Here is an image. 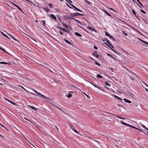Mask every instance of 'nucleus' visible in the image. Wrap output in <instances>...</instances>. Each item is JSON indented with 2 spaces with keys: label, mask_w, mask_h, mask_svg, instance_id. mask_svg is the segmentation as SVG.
Wrapping results in <instances>:
<instances>
[{
  "label": "nucleus",
  "mask_w": 148,
  "mask_h": 148,
  "mask_svg": "<svg viewBox=\"0 0 148 148\" xmlns=\"http://www.w3.org/2000/svg\"><path fill=\"white\" fill-rule=\"evenodd\" d=\"M33 90H34V92L37 94L39 95H40V97H41L43 98L44 99H48L49 100H50V98H48L47 97H46L45 96H44V95L41 94L40 93L38 92V91H36L34 89H33Z\"/></svg>",
  "instance_id": "nucleus-1"
},
{
  "label": "nucleus",
  "mask_w": 148,
  "mask_h": 148,
  "mask_svg": "<svg viewBox=\"0 0 148 148\" xmlns=\"http://www.w3.org/2000/svg\"><path fill=\"white\" fill-rule=\"evenodd\" d=\"M42 66L45 67L46 68L48 69L51 72L53 73V71L50 69L49 67L51 68V66L49 64L46 63H44L43 65H42Z\"/></svg>",
  "instance_id": "nucleus-2"
},
{
  "label": "nucleus",
  "mask_w": 148,
  "mask_h": 148,
  "mask_svg": "<svg viewBox=\"0 0 148 148\" xmlns=\"http://www.w3.org/2000/svg\"><path fill=\"white\" fill-rule=\"evenodd\" d=\"M92 55L95 56L97 58H99V56L97 54V52L96 51H95L93 53H92Z\"/></svg>",
  "instance_id": "nucleus-3"
},
{
  "label": "nucleus",
  "mask_w": 148,
  "mask_h": 148,
  "mask_svg": "<svg viewBox=\"0 0 148 148\" xmlns=\"http://www.w3.org/2000/svg\"><path fill=\"white\" fill-rule=\"evenodd\" d=\"M132 13L135 16L136 18L137 19H138L139 20H140V18L138 17V16L136 14V13L135 12L134 10L133 9H132Z\"/></svg>",
  "instance_id": "nucleus-4"
},
{
  "label": "nucleus",
  "mask_w": 148,
  "mask_h": 148,
  "mask_svg": "<svg viewBox=\"0 0 148 148\" xmlns=\"http://www.w3.org/2000/svg\"><path fill=\"white\" fill-rule=\"evenodd\" d=\"M79 13H72L71 14V16L72 17H73L76 16H79Z\"/></svg>",
  "instance_id": "nucleus-5"
},
{
  "label": "nucleus",
  "mask_w": 148,
  "mask_h": 148,
  "mask_svg": "<svg viewBox=\"0 0 148 148\" xmlns=\"http://www.w3.org/2000/svg\"><path fill=\"white\" fill-rule=\"evenodd\" d=\"M70 127H71V129L74 131L75 133H77V134H79L80 135H81V134H79L78 132V131L76 130L74 128V127H73V125H71L70 126Z\"/></svg>",
  "instance_id": "nucleus-6"
},
{
  "label": "nucleus",
  "mask_w": 148,
  "mask_h": 148,
  "mask_svg": "<svg viewBox=\"0 0 148 148\" xmlns=\"http://www.w3.org/2000/svg\"><path fill=\"white\" fill-rule=\"evenodd\" d=\"M121 123L123 125H126L127 126L129 127L130 126V125L124 122L123 121H121Z\"/></svg>",
  "instance_id": "nucleus-7"
},
{
  "label": "nucleus",
  "mask_w": 148,
  "mask_h": 148,
  "mask_svg": "<svg viewBox=\"0 0 148 148\" xmlns=\"http://www.w3.org/2000/svg\"><path fill=\"white\" fill-rule=\"evenodd\" d=\"M68 18H69V19H73L75 21H76L77 22H78L80 24H81V22L79 20H77V19H75L74 18H72V17H68Z\"/></svg>",
  "instance_id": "nucleus-8"
},
{
  "label": "nucleus",
  "mask_w": 148,
  "mask_h": 148,
  "mask_svg": "<svg viewBox=\"0 0 148 148\" xmlns=\"http://www.w3.org/2000/svg\"><path fill=\"white\" fill-rule=\"evenodd\" d=\"M5 100H6V101H8L9 102H10V103H11L12 104H13V105H16V104L15 103L11 101L8 100V99L5 98Z\"/></svg>",
  "instance_id": "nucleus-9"
},
{
  "label": "nucleus",
  "mask_w": 148,
  "mask_h": 148,
  "mask_svg": "<svg viewBox=\"0 0 148 148\" xmlns=\"http://www.w3.org/2000/svg\"><path fill=\"white\" fill-rule=\"evenodd\" d=\"M88 29L92 31H95V32L96 31V30H95L93 27H92L90 26H88Z\"/></svg>",
  "instance_id": "nucleus-10"
},
{
  "label": "nucleus",
  "mask_w": 148,
  "mask_h": 148,
  "mask_svg": "<svg viewBox=\"0 0 148 148\" xmlns=\"http://www.w3.org/2000/svg\"><path fill=\"white\" fill-rule=\"evenodd\" d=\"M50 16L54 20H56V17L53 14H50Z\"/></svg>",
  "instance_id": "nucleus-11"
},
{
  "label": "nucleus",
  "mask_w": 148,
  "mask_h": 148,
  "mask_svg": "<svg viewBox=\"0 0 148 148\" xmlns=\"http://www.w3.org/2000/svg\"><path fill=\"white\" fill-rule=\"evenodd\" d=\"M42 9L45 11L47 12H48L50 11V10L47 8H43Z\"/></svg>",
  "instance_id": "nucleus-12"
},
{
  "label": "nucleus",
  "mask_w": 148,
  "mask_h": 148,
  "mask_svg": "<svg viewBox=\"0 0 148 148\" xmlns=\"http://www.w3.org/2000/svg\"><path fill=\"white\" fill-rule=\"evenodd\" d=\"M103 11L107 15H108V16H109L110 17H111L112 18V16L110 14L108 13L106 11L103 10Z\"/></svg>",
  "instance_id": "nucleus-13"
},
{
  "label": "nucleus",
  "mask_w": 148,
  "mask_h": 148,
  "mask_svg": "<svg viewBox=\"0 0 148 148\" xmlns=\"http://www.w3.org/2000/svg\"><path fill=\"white\" fill-rule=\"evenodd\" d=\"M123 100L125 101L126 102L128 103H131V101L130 100H128L124 98L123 99Z\"/></svg>",
  "instance_id": "nucleus-14"
},
{
  "label": "nucleus",
  "mask_w": 148,
  "mask_h": 148,
  "mask_svg": "<svg viewBox=\"0 0 148 148\" xmlns=\"http://www.w3.org/2000/svg\"><path fill=\"white\" fill-rule=\"evenodd\" d=\"M129 127H131L132 128H133L134 129H137V130H140V131L142 132H143V131H142L141 130L137 128V127H134V126H132V125H130V126H129Z\"/></svg>",
  "instance_id": "nucleus-15"
},
{
  "label": "nucleus",
  "mask_w": 148,
  "mask_h": 148,
  "mask_svg": "<svg viewBox=\"0 0 148 148\" xmlns=\"http://www.w3.org/2000/svg\"><path fill=\"white\" fill-rule=\"evenodd\" d=\"M14 40H15V41H17L18 42V40L16 38H15L13 36L10 34H8Z\"/></svg>",
  "instance_id": "nucleus-16"
},
{
  "label": "nucleus",
  "mask_w": 148,
  "mask_h": 148,
  "mask_svg": "<svg viewBox=\"0 0 148 148\" xmlns=\"http://www.w3.org/2000/svg\"><path fill=\"white\" fill-rule=\"evenodd\" d=\"M112 95L114 97H115V98H117L118 99L120 100H122V99L120 98V97H118L117 96H116L112 94Z\"/></svg>",
  "instance_id": "nucleus-17"
},
{
  "label": "nucleus",
  "mask_w": 148,
  "mask_h": 148,
  "mask_svg": "<svg viewBox=\"0 0 148 148\" xmlns=\"http://www.w3.org/2000/svg\"><path fill=\"white\" fill-rule=\"evenodd\" d=\"M139 40L141 41L142 42L144 43L145 44H146L147 45H148V42H147L146 41H145L140 38H139Z\"/></svg>",
  "instance_id": "nucleus-18"
},
{
  "label": "nucleus",
  "mask_w": 148,
  "mask_h": 148,
  "mask_svg": "<svg viewBox=\"0 0 148 148\" xmlns=\"http://www.w3.org/2000/svg\"><path fill=\"white\" fill-rule=\"evenodd\" d=\"M0 49L2 51L5 52V53H8L6 51H5V49L3 48L2 47H0Z\"/></svg>",
  "instance_id": "nucleus-19"
},
{
  "label": "nucleus",
  "mask_w": 148,
  "mask_h": 148,
  "mask_svg": "<svg viewBox=\"0 0 148 148\" xmlns=\"http://www.w3.org/2000/svg\"><path fill=\"white\" fill-rule=\"evenodd\" d=\"M75 35L79 37L82 36V35L81 34H79V33H78L77 32H75Z\"/></svg>",
  "instance_id": "nucleus-20"
},
{
  "label": "nucleus",
  "mask_w": 148,
  "mask_h": 148,
  "mask_svg": "<svg viewBox=\"0 0 148 148\" xmlns=\"http://www.w3.org/2000/svg\"><path fill=\"white\" fill-rule=\"evenodd\" d=\"M29 107H30L32 109L36 111L38 110V108H36L34 106H29Z\"/></svg>",
  "instance_id": "nucleus-21"
},
{
  "label": "nucleus",
  "mask_w": 148,
  "mask_h": 148,
  "mask_svg": "<svg viewBox=\"0 0 148 148\" xmlns=\"http://www.w3.org/2000/svg\"><path fill=\"white\" fill-rule=\"evenodd\" d=\"M105 35L110 38L112 37V36L106 32H105Z\"/></svg>",
  "instance_id": "nucleus-22"
},
{
  "label": "nucleus",
  "mask_w": 148,
  "mask_h": 148,
  "mask_svg": "<svg viewBox=\"0 0 148 148\" xmlns=\"http://www.w3.org/2000/svg\"><path fill=\"white\" fill-rule=\"evenodd\" d=\"M66 43H68V44H69L70 45H71V43L69 42V41H68V40H66L65 39H64V40H63Z\"/></svg>",
  "instance_id": "nucleus-23"
},
{
  "label": "nucleus",
  "mask_w": 148,
  "mask_h": 148,
  "mask_svg": "<svg viewBox=\"0 0 148 148\" xmlns=\"http://www.w3.org/2000/svg\"><path fill=\"white\" fill-rule=\"evenodd\" d=\"M62 30L63 31L67 33H69V32H70L69 31V30L66 29H65L64 28H63V29H62Z\"/></svg>",
  "instance_id": "nucleus-24"
},
{
  "label": "nucleus",
  "mask_w": 148,
  "mask_h": 148,
  "mask_svg": "<svg viewBox=\"0 0 148 148\" xmlns=\"http://www.w3.org/2000/svg\"><path fill=\"white\" fill-rule=\"evenodd\" d=\"M85 1V2L87 3L88 5H91V3L89 2V1L87 0H84Z\"/></svg>",
  "instance_id": "nucleus-25"
},
{
  "label": "nucleus",
  "mask_w": 148,
  "mask_h": 148,
  "mask_svg": "<svg viewBox=\"0 0 148 148\" xmlns=\"http://www.w3.org/2000/svg\"><path fill=\"white\" fill-rule=\"evenodd\" d=\"M62 24L66 28H68V25L65 24L64 23H62Z\"/></svg>",
  "instance_id": "nucleus-26"
},
{
  "label": "nucleus",
  "mask_w": 148,
  "mask_h": 148,
  "mask_svg": "<svg viewBox=\"0 0 148 148\" xmlns=\"http://www.w3.org/2000/svg\"><path fill=\"white\" fill-rule=\"evenodd\" d=\"M1 33L2 34H3L4 36L5 37H6L9 39L10 38H9L8 36L7 35H6V34H5L4 33H3V32H1Z\"/></svg>",
  "instance_id": "nucleus-27"
},
{
  "label": "nucleus",
  "mask_w": 148,
  "mask_h": 148,
  "mask_svg": "<svg viewBox=\"0 0 148 148\" xmlns=\"http://www.w3.org/2000/svg\"><path fill=\"white\" fill-rule=\"evenodd\" d=\"M97 76L99 78H103V77L100 74H99L97 75Z\"/></svg>",
  "instance_id": "nucleus-28"
},
{
  "label": "nucleus",
  "mask_w": 148,
  "mask_h": 148,
  "mask_svg": "<svg viewBox=\"0 0 148 148\" xmlns=\"http://www.w3.org/2000/svg\"><path fill=\"white\" fill-rule=\"evenodd\" d=\"M0 64H8V63L7 62H0Z\"/></svg>",
  "instance_id": "nucleus-29"
},
{
  "label": "nucleus",
  "mask_w": 148,
  "mask_h": 148,
  "mask_svg": "<svg viewBox=\"0 0 148 148\" xmlns=\"http://www.w3.org/2000/svg\"><path fill=\"white\" fill-rule=\"evenodd\" d=\"M105 40L107 42V43L108 44H110V42L106 38H105Z\"/></svg>",
  "instance_id": "nucleus-30"
},
{
  "label": "nucleus",
  "mask_w": 148,
  "mask_h": 148,
  "mask_svg": "<svg viewBox=\"0 0 148 148\" xmlns=\"http://www.w3.org/2000/svg\"><path fill=\"white\" fill-rule=\"evenodd\" d=\"M72 96V95L70 94L69 93H68V97L69 98H70Z\"/></svg>",
  "instance_id": "nucleus-31"
},
{
  "label": "nucleus",
  "mask_w": 148,
  "mask_h": 148,
  "mask_svg": "<svg viewBox=\"0 0 148 148\" xmlns=\"http://www.w3.org/2000/svg\"><path fill=\"white\" fill-rule=\"evenodd\" d=\"M116 116L119 118V119H125V118H123V117H120V116Z\"/></svg>",
  "instance_id": "nucleus-32"
},
{
  "label": "nucleus",
  "mask_w": 148,
  "mask_h": 148,
  "mask_svg": "<svg viewBox=\"0 0 148 148\" xmlns=\"http://www.w3.org/2000/svg\"><path fill=\"white\" fill-rule=\"evenodd\" d=\"M28 1V2H27L29 4H30V5H32V4H33V3L31 1H29V0H28V1Z\"/></svg>",
  "instance_id": "nucleus-33"
},
{
  "label": "nucleus",
  "mask_w": 148,
  "mask_h": 148,
  "mask_svg": "<svg viewBox=\"0 0 148 148\" xmlns=\"http://www.w3.org/2000/svg\"><path fill=\"white\" fill-rule=\"evenodd\" d=\"M28 1V2H27L29 4H30V5H32V4H33V3L31 1H29V0H28V1Z\"/></svg>",
  "instance_id": "nucleus-34"
},
{
  "label": "nucleus",
  "mask_w": 148,
  "mask_h": 148,
  "mask_svg": "<svg viewBox=\"0 0 148 148\" xmlns=\"http://www.w3.org/2000/svg\"><path fill=\"white\" fill-rule=\"evenodd\" d=\"M28 1V2H27L29 4H30V5H32V4H33V3L31 1H29V0H28V1Z\"/></svg>",
  "instance_id": "nucleus-35"
},
{
  "label": "nucleus",
  "mask_w": 148,
  "mask_h": 148,
  "mask_svg": "<svg viewBox=\"0 0 148 148\" xmlns=\"http://www.w3.org/2000/svg\"><path fill=\"white\" fill-rule=\"evenodd\" d=\"M28 1V2H27L29 4H30V5H32V4H33V3L31 1H29V0H28V1Z\"/></svg>",
  "instance_id": "nucleus-36"
},
{
  "label": "nucleus",
  "mask_w": 148,
  "mask_h": 148,
  "mask_svg": "<svg viewBox=\"0 0 148 148\" xmlns=\"http://www.w3.org/2000/svg\"><path fill=\"white\" fill-rule=\"evenodd\" d=\"M137 1L142 6H143V5L142 3L139 0H137Z\"/></svg>",
  "instance_id": "nucleus-37"
},
{
  "label": "nucleus",
  "mask_w": 148,
  "mask_h": 148,
  "mask_svg": "<svg viewBox=\"0 0 148 148\" xmlns=\"http://www.w3.org/2000/svg\"><path fill=\"white\" fill-rule=\"evenodd\" d=\"M19 86H20V87L21 88H22L24 90H25L27 92V91L26 90L23 86H22L21 85H19Z\"/></svg>",
  "instance_id": "nucleus-38"
},
{
  "label": "nucleus",
  "mask_w": 148,
  "mask_h": 148,
  "mask_svg": "<svg viewBox=\"0 0 148 148\" xmlns=\"http://www.w3.org/2000/svg\"><path fill=\"white\" fill-rule=\"evenodd\" d=\"M42 23L43 24V25L44 26L46 27V26H45V21H44V20H42Z\"/></svg>",
  "instance_id": "nucleus-39"
},
{
  "label": "nucleus",
  "mask_w": 148,
  "mask_h": 148,
  "mask_svg": "<svg viewBox=\"0 0 148 148\" xmlns=\"http://www.w3.org/2000/svg\"><path fill=\"white\" fill-rule=\"evenodd\" d=\"M105 84L107 86H111L110 84H109L107 82H106Z\"/></svg>",
  "instance_id": "nucleus-40"
},
{
  "label": "nucleus",
  "mask_w": 148,
  "mask_h": 148,
  "mask_svg": "<svg viewBox=\"0 0 148 148\" xmlns=\"http://www.w3.org/2000/svg\"><path fill=\"white\" fill-rule=\"evenodd\" d=\"M18 8L21 11V12L23 13V10L19 6L18 7Z\"/></svg>",
  "instance_id": "nucleus-41"
},
{
  "label": "nucleus",
  "mask_w": 148,
  "mask_h": 148,
  "mask_svg": "<svg viewBox=\"0 0 148 148\" xmlns=\"http://www.w3.org/2000/svg\"><path fill=\"white\" fill-rule=\"evenodd\" d=\"M107 55L108 56H110L111 57H112V58H113L114 59V58L110 54H109V53H106Z\"/></svg>",
  "instance_id": "nucleus-42"
},
{
  "label": "nucleus",
  "mask_w": 148,
  "mask_h": 148,
  "mask_svg": "<svg viewBox=\"0 0 148 148\" xmlns=\"http://www.w3.org/2000/svg\"><path fill=\"white\" fill-rule=\"evenodd\" d=\"M122 32L123 34H124L125 36H127V35H128L124 31H122Z\"/></svg>",
  "instance_id": "nucleus-43"
},
{
  "label": "nucleus",
  "mask_w": 148,
  "mask_h": 148,
  "mask_svg": "<svg viewBox=\"0 0 148 148\" xmlns=\"http://www.w3.org/2000/svg\"><path fill=\"white\" fill-rule=\"evenodd\" d=\"M49 5L51 8H52L53 7L52 4L51 3H49Z\"/></svg>",
  "instance_id": "nucleus-44"
},
{
  "label": "nucleus",
  "mask_w": 148,
  "mask_h": 148,
  "mask_svg": "<svg viewBox=\"0 0 148 148\" xmlns=\"http://www.w3.org/2000/svg\"><path fill=\"white\" fill-rule=\"evenodd\" d=\"M1 125L2 127H3L5 129H6V130H8V129L5 127L4 126V125H2V124H1V125Z\"/></svg>",
  "instance_id": "nucleus-45"
},
{
  "label": "nucleus",
  "mask_w": 148,
  "mask_h": 148,
  "mask_svg": "<svg viewBox=\"0 0 148 148\" xmlns=\"http://www.w3.org/2000/svg\"><path fill=\"white\" fill-rule=\"evenodd\" d=\"M140 11L141 12H143L144 14H146V12L145 11L143 10H140Z\"/></svg>",
  "instance_id": "nucleus-46"
},
{
  "label": "nucleus",
  "mask_w": 148,
  "mask_h": 148,
  "mask_svg": "<svg viewBox=\"0 0 148 148\" xmlns=\"http://www.w3.org/2000/svg\"><path fill=\"white\" fill-rule=\"evenodd\" d=\"M95 64L97 65H98L99 66H100V64L98 62H97L96 61H95Z\"/></svg>",
  "instance_id": "nucleus-47"
},
{
  "label": "nucleus",
  "mask_w": 148,
  "mask_h": 148,
  "mask_svg": "<svg viewBox=\"0 0 148 148\" xmlns=\"http://www.w3.org/2000/svg\"><path fill=\"white\" fill-rule=\"evenodd\" d=\"M77 11H78L80 12H82L83 13H84V12L82 11L80 9H78L77 10Z\"/></svg>",
  "instance_id": "nucleus-48"
},
{
  "label": "nucleus",
  "mask_w": 148,
  "mask_h": 148,
  "mask_svg": "<svg viewBox=\"0 0 148 148\" xmlns=\"http://www.w3.org/2000/svg\"><path fill=\"white\" fill-rule=\"evenodd\" d=\"M109 69L112 72L113 71V69L112 68H109Z\"/></svg>",
  "instance_id": "nucleus-49"
},
{
  "label": "nucleus",
  "mask_w": 148,
  "mask_h": 148,
  "mask_svg": "<svg viewBox=\"0 0 148 148\" xmlns=\"http://www.w3.org/2000/svg\"><path fill=\"white\" fill-rule=\"evenodd\" d=\"M57 27L59 29H60L62 30V29H63V28H62L60 27H59L58 26H57Z\"/></svg>",
  "instance_id": "nucleus-50"
},
{
  "label": "nucleus",
  "mask_w": 148,
  "mask_h": 148,
  "mask_svg": "<svg viewBox=\"0 0 148 148\" xmlns=\"http://www.w3.org/2000/svg\"><path fill=\"white\" fill-rule=\"evenodd\" d=\"M110 38L112 39L113 41H115L116 40L115 39L113 38V37L112 36V37H110Z\"/></svg>",
  "instance_id": "nucleus-51"
},
{
  "label": "nucleus",
  "mask_w": 148,
  "mask_h": 148,
  "mask_svg": "<svg viewBox=\"0 0 148 148\" xmlns=\"http://www.w3.org/2000/svg\"><path fill=\"white\" fill-rule=\"evenodd\" d=\"M142 20H143V21H144L145 22V23L147 24H148V23H147L145 20H144L143 18H142Z\"/></svg>",
  "instance_id": "nucleus-52"
},
{
  "label": "nucleus",
  "mask_w": 148,
  "mask_h": 148,
  "mask_svg": "<svg viewBox=\"0 0 148 148\" xmlns=\"http://www.w3.org/2000/svg\"><path fill=\"white\" fill-rule=\"evenodd\" d=\"M73 8L77 10V9H78L75 6H74V7H73Z\"/></svg>",
  "instance_id": "nucleus-53"
},
{
  "label": "nucleus",
  "mask_w": 148,
  "mask_h": 148,
  "mask_svg": "<svg viewBox=\"0 0 148 148\" xmlns=\"http://www.w3.org/2000/svg\"><path fill=\"white\" fill-rule=\"evenodd\" d=\"M59 32L61 35H62L63 34V33L61 31H59Z\"/></svg>",
  "instance_id": "nucleus-54"
},
{
  "label": "nucleus",
  "mask_w": 148,
  "mask_h": 148,
  "mask_svg": "<svg viewBox=\"0 0 148 148\" xmlns=\"http://www.w3.org/2000/svg\"><path fill=\"white\" fill-rule=\"evenodd\" d=\"M79 16H84V15L83 14H80L79 13Z\"/></svg>",
  "instance_id": "nucleus-55"
},
{
  "label": "nucleus",
  "mask_w": 148,
  "mask_h": 148,
  "mask_svg": "<svg viewBox=\"0 0 148 148\" xmlns=\"http://www.w3.org/2000/svg\"><path fill=\"white\" fill-rule=\"evenodd\" d=\"M13 4L17 8H18V6L17 5H16V4H15L13 3Z\"/></svg>",
  "instance_id": "nucleus-56"
},
{
  "label": "nucleus",
  "mask_w": 148,
  "mask_h": 148,
  "mask_svg": "<svg viewBox=\"0 0 148 148\" xmlns=\"http://www.w3.org/2000/svg\"><path fill=\"white\" fill-rule=\"evenodd\" d=\"M13 4L17 8H18V6L17 5H16V4H15L13 3Z\"/></svg>",
  "instance_id": "nucleus-57"
},
{
  "label": "nucleus",
  "mask_w": 148,
  "mask_h": 148,
  "mask_svg": "<svg viewBox=\"0 0 148 148\" xmlns=\"http://www.w3.org/2000/svg\"><path fill=\"white\" fill-rule=\"evenodd\" d=\"M13 4L17 8H18V6L17 5H16V4H15L13 3Z\"/></svg>",
  "instance_id": "nucleus-58"
},
{
  "label": "nucleus",
  "mask_w": 148,
  "mask_h": 148,
  "mask_svg": "<svg viewBox=\"0 0 148 148\" xmlns=\"http://www.w3.org/2000/svg\"><path fill=\"white\" fill-rule=\"evenodd\" d=\"M13 4L17 8H18V6L17 5H16V4H15L13 3Z\"/></svg>",
  "instance_id": "nucleus-59"
},
{
  "label": "nucleus",
  "mask_w": 148,
  "mask_h": 148,
  "mask_svg": "<svg viewBox=\"0 0 148 148\" xmlns=\"http://www.w3.org/2000/svg\"><path fill=\"white\" fill-rule=\"evenodd\" d=\"M97 88H98L99 89H101V90H102V91H103V89H101V88H100V87H98V86H97Z\"/></svg>",
  "instance_id": "nucleus-60"
},
{
  "label": "nucleus",
  "mask_w": 148,
  "mask_h": 148,
  "mask_svg": "<svg viewBox=\"0 0 148 148\" xmlns=\"http://www.w3.org/2000/svg\"><path fill=\"white\" fill-rule=\"evenodd\" d=\"M142 126L143 128H145V129H146L147 127L145 125H142Z\"/></svg>",
  "instance_id": "nucleus-61"
},
{
  "label": "nucleus",
  "mask_w": 148,
  "mask_h": 148,
  "mask_svg": "<svg viewBox=\"0 0 148 148\" xmlns=\"http://www.w3.org/2000/svg\"><path fill=\"white\" fill-rule=\"evenodd\" d=\"M130 77V78L131 79V80H134V77Z\"/></svg>",
  "instance_id": "nucleus-62"
},
{
  "label": "nucleus",
  "mask_w": 148,
  "mask_h": 148,
  "mask_svg": "<svg viewBox=\"0 0 148 148\" xmlns=\"http://www.w3.org/2000/svg\"><path fill=\"white\" fill-rule=\"evenodd\" d=\"M94 48L95 49H97V47L94 46Z\"/></svg>",
  "instance_id": "nucleus-63"
},
{
  "label": "nucleus",
  "mask_w": 148,
  "mask_h": 148,
  "mask_svg": "<svg viewBox=\"0 0 148 148\" xmlns=\"http://www.w3.org/2000/svg\"><path fill=\"white\" fill-rule=\"evenodd\" d=\"M68 3H69V4H71L70 3H72V1L71 0H70L69 1V2Z\"/></svg>",
  "instance_id": "nucleus-64"
}]
</instances>
